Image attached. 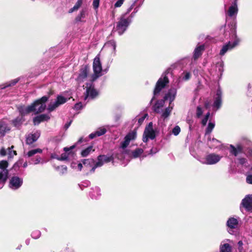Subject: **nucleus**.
<instances>
[{
  "label": "nucleus",
  "instance_id": "nucleus-41",
  "mask_svg": "<svg viewBox=\"0 0 252 252\" xmlns=\"http://www.w3.org/2000/svg\"><path fill=\"white\" fill-rule=\"evenodd\" d=\"M86 10L82 9L78 16L76 17V21H81L82 18H84L85 17Z\"/></svg>",
  "mask_w": 252,
  "mask_h": 252
},
{
  "label": "nucleus",
  "instance_id": "nucleus-34",
  "mask_svg": "<svg viewBox=\"0 0 252 252\" xmlns=\"http://www.w3.org/2000/svg\"><path fill=\"white\" fill-rule=\"evenodd\" d=\"M19 81V79L16 78L6 83L5 85L1 86V89H5L6 87L15 85Z\"/></svg>",
  "mask_w": 252,
  "mask_h": 252
},
{
  "label": "nucleus",
  "instance_id": "nucleus-4",
  "mask_svg": "<svg viewBox=\"0 0 252 252\" xmlns=\"http://www.w3.org/2000/svg\"><path fill=\"white\" fill-rule=\"evenodd\" d=\"M48 99V97L44 96L40 99L35 101L32 104V106H33L34 109L33 110V112L37 114L43 111L46 108L45 102L47 101Z\"/></svg>",
  "mask_w": 252,
  "mask_h": 252
},
{
  "label": "nucleus",
  "instance_id": "nucleus-6",
  "mask_svg": "<svg viewBox=\"0 0 252 252\" xmlns=\"http://www.w3.org/2000/svg\"><path fill=\"white\" fill-rule=\"evenodd\" d=\"M156 136V132L153 128V123L150 122L146 127L144 131L143 141L144 142H147L148 139L153 140L155 138Z\"/></svg>",
  "mask_w": 252,
  "mask_h": 252
},
{
  "label": "nucleus",
  "instance_id": "nucleus-22",
  "mask_svg": "<svg viewBox=\"0 0 252 252\" xmlns=\"http://www.w3.org/2000/svg\"><path fill=\"white\" fill-rule=\"evenodd\" d=\"M105 47L108 48L111 51L112 54L114 56L116 54V43L113 40H110L105 44Z\"/></svg>",
  "mask_w": 252,
  "mask_h": 252
},
{
  "label": "nucleus",
  "instance_id": "nucleus-53",
  "mask_svg": "<svg viewBox=\"0 0 252 252\" xmlns=\"http://www.w3.org/2000/svg\"><path fill=\"white\" fill-rule=\"evenodd\" d=\"M82 107H83V106H82V103L81 102H79V103H76L75 105V106L74 107V109L76 110H79L81 108H82Z\"/></svg>",
  "mask_w": 252,
  "mask_h": 252
},
{
  "label": "nucleus",
  "instance_id": "nucleus-51",
  "mask_svg": "<svg viewBox=\"0 0 252 252\" xmlns=\"http://www.w3.org/2000/svg\"><path fill=\"white\" fill-rule=\"evenodd\" d=\"M125 0H118L114 4L115 7H121L124 3Z\"/></svg>",
  "mask_w": 252,
  "mask_h": 252
},
{
  "label": "nucleus",
  "instance_id": "nucleus-56",
  "mask_svg": "<svg viewBox=\"0 0 252 252\" xmlns=\"http://www.w3.org/2000/svg\"><path fill=\"white\" fill-rule=\"evenodd\" d=\"M238 249H239L240 252H241L242 251V249H243V248H242V246H243V242H242V241H239L238 243Z\"/></svg>",
  "mask_w": 252,
  "mask_h": 252
},
{
  "label": "nucleus",
  "instance_id": "nucleus-46",
  "mask_svg": "<svg viewBox=\"0 0 252 252\" xmlns=\"http://www.w3.org/2000/svg\"><path fill=\"white\" fill-rule=\"evenodd\" d=\"M181 129L180 127L178 126H175L173 129H172V133L176 136L179 134L180 132Z\"/></svg>",
  "mask_w": 252,
  "mask_h": 252
},
{
  "label": "nucleus",
  "instance_id": "nucleus-36",
  "mask_svg": "<svg viewBox=\"0 0 252 252\" xmlns=\"http://www.w3.org/2000/svg\"><path fill=\"white\" fill-rule=\"evenodd\" d=\"M42 152V149L37 148L29 151L27 153V155L28 156V157H31L37 153H41Z\"/></svg>",
  "mask_w": 252,
  "mask_h": 252
},
{
  "label": "nucleus",
  "instance_id": "nucleus-7",
  "mask_svg": "<svg viewBox=\"0 0 252 252\" xmlns=\"http://www.w3.org/2000/svg\"><path fill=\"white\" fill-rule=\"evenodd\" d=\"M67 101V98L62 95H58L57 99L54 102H51L48 105V110L50 112L53 111L60 105L63 104Z\"/></svg>",
  "mask_w": 252,
  "mask_h": 252
},
{
  "label": "nucleus",
  "instance_id": "nucleus-48",
  "mask_svg": "<svg viewBox=\"0 0 252 252\" xmlns=\"http://www.w3.org/2000/svg\"><path fill=\"white\" fill-rule=\"evenodd\" d=\"M230 153L234 155L235 156H236L238 154V152L237 151V149L233 145H230Z\"/></svg>",
  "mask_w": 252,
  "mask_h": 252
},
{
  "label": "nucleus",
  "instance_id": "nucleus-64",
  "mask_svg": "<svg viewBox=\"0 0 252 252\" xmlns=\"http://www.w3.org/2000/svg\"><path fill=\"white\" fill-rule=\"evenodd\" d=\"M95 190H96V192H97V195H99V194H100V193H99V191H100L99 189L98 188L95 187Z\"/></svg>",
  "mask_w": 252,
  "mask_h": 252
},
{
  "label": "nucleus",
  "instance_id": "nucleus-57",
  "mask_svg": "<svg viewBox=\"0 0 252 252\" xmlns=\"http://www.w3.org/2000/svg\"><path fill=\"white\" fill-rule=\"evenodd\" d=\"M134 3L132 4L127 10V11L126 12L125 14V16L129 13L131 10L132 9H133V6H134Z\"/></svg>",
  "mask_w": 252,
  "mask_h": 252
},
{
  "label": "nucleus",
  "instance_id": "nucleus-39",
  "mask_svg": "<svg viewBox=\"0 0 252 252\" xmlns=\"http://www.w3.org/2000/svg\"><path fill=\"white\" fill-rule=\"evenodd\" d=\"M173 107L171 106H169L167 107L165 110L162 112V117L166 118L168 117L169 115L170 114V113L172 110Z\"/></svg>",
  "mask_w": 252,
  "mask_h": 252
},
{
  "label": "nucleus",
  "instance_id": "nucleus-59",
  "mask_svg": "<svg viewBox=\"0 0 252 252\" xmlns=\"http://www.w3.org/2000/svg\"><path fill=\"white\" fill-rule=\"evenodd\" d=\"M246 159L244 158H241L239 159V162L241 164H244V163H246Z\"/></svg>",
  "mask_w": 252,
  "mask_h": 252
},
{
  "label": "nucleus",
  "instance_id": "nucleus-20",
  "mask_svg": "<svg viewBox=\"0 0 252 252\" xmlns=\"http://www.w3.org/2000/svg\"><path fill=\"white\" fill-rule=\"evenodd\" d=\"M40 135L39 131H36L34 133L28 135L26 139V143L27 144L30 145L35 142Z\"/></svg>",
  "mask_w": 252,
  "mask_h": 252
},
{
  "label": "nucleus",
  "instance_id": "nucleus-35",
  "mask_svg": "<svg viewBox=\"0 0 252 252\" xmlns=\"http://www.w3.org/2000/svg\"><path fill=\"white\" fill-rule=\"evenodd\" d=\"M24 121L23 117L21 116L14 120L12 123L15 126L19 127Z\"/></svg>",
  "mask_w": 252,
  "mask_h": 252
},
{
  "label": "nucleus",
  "instance_id": "nucleus-60",
  "mask_svg": "<svg viewBox=\"0 0 252 252\" xmlns=\"http://www.w3.org/2000/svg\"><path fill=\"white\" fill-rule=\"evenodd\" d=\"M98 167H101V166H97V162H96V163L95 164L94 166H93L92 167V168L91 169V172H94L95 169H96V168Z\"/></svg>",
  "mask_w": 252,
  "mask_h": 252
},
{
  "label": "nucleus",
  "instance_id": "nucleus-58",
  "mask_svg": "<svg viewBox=\"0 0 252 252\" xmlns=\"http://www.w3.org/2000/svg\"><path fill=\"white\" fill-rule=\"evenodd\" d=\"M0 154L1 156H4L6 155V151L4 149H1Z\"/></svg>",
  "mask_w": 252,
  "mask_h": 252
},
{
  "label": "nucleus",
  "instance_id": "nucleus-44",
  "mask_svg": "<svg viewBox=\"0 0 252 252\" xmlns=\"http://www.w3.org/2000/svg\"><path fill=\"white\" fill-rule=\"evenodd\" d=\"M82 162L84 165L87 166L94 163V160L93 159H84L82 160Z\"/></svg>",
  "mask_w": 252,
  "mask_h": 252
},
{
  "label": "nucleus",
  "instance_id": "nucleus-16",
  "mask_svg": "<svg viewBox=\"0 0 252 252\" xmlns=\"http://www.w3.org/2000/svg\"><path fill=\"white\" fill-rule=\"evenodd\" d=\"M238 11L237 0H235L232 5L229 7L227 14L229 17H236Z\"/></svg>",
  "mask_w": 252,
  "mask_h": 252
},
{
  "label": "nucleus",
  "instance_id": "nucleus-14",
  "mask_svg": "<svg viewBox=\"0 0 252 252\" xmlns=\"http://www.w3.org/2000/svg\"><path fill=\"white\" fill-rule=\"evenodd\" d=\"M75 147V145H73L69 148L68 147H65L63 149V150L64 151L65 153L62 154L60 157H55L52 156V158H57V159L59 160H66L68 158V155L70 154H72L71 150L74 149Z\"/></svg>",
  "mask_w": 252,
  "mask_h": 252
},
{
  "label": "nucleus",
  "instance_id": "nucleus-15",
  "mask_svg": "<svg viewBox=\"0 0 252 252\" xmlns=\"http://www.w3.org/2000/svg\"><path fill=\"white\" fill-rule=\"evenodd\" d=\"M228 227V231L229 233L232 234L231 231L233 229H236L238 228L239 222L237 219L231 217L227 221L226 223Z\"/></svg>",
  "mask_w": 252,
  "mask_h": 252
},
{
  "label": "nucleus",
  "instance_id": "nucleus-61",
  "mask_svg": "<svg viewBox=\"0 0 252 252\" xmlns=\"http://www.w3.org/2000/svg\"><path fill=\"white\" fill-rule=\"evenodd\" d=\"M77 167H78V170L81 171L83 167L82 164L81 163H79L77 165Z\"/></svg>",
  "mask_w": 252,
  "mask_h": 252
},
{
  "label": "nucleus",
  "instance_id": "nucleus-1",
  "mask_svg": "<svg viewBox=\"0 0 252 252\" xmlns=\"http://www.w3.org/2000/svg\"><path fill=\"white\" fill-rule=\"evenodd\" d=\"M222 157L220 155L211 153L206 155L204 158H200L199 161L203 164L214 165L218 163Z\"/></svg>",
  "mask_w": 252,
  "mask_h": 252
},
{
  "label": "nucleus",
  "instance_id": "nucleus-9",
  "mask_svg": "<svg viewBox=\"0 0 252 252\" xmlns=\"http://www.w3.org/2000/svg\"><path fill=\"white\" fill-rule=\"evenodd\" d=\"M23 183V179L18 176L12 177L9 181V187L13 190L19 189Z\"/></svg>",
  "mask_w": 252,
  "mask_h": 252
},
{
  "label": "nucleus",
  "instance_id": "nucleus-49",
  "mask_svg": "<svg viewBox=\"0 0 252 252\" xmlns=\"http://www.w3.org/2000/svg\"><path fill=\"white\" fill-rule=\"evenodd\" d=\"M147 116H148V114H145L142 117H141V118L138 119V123L139 124V126H140L143 123V122L145 120V118Z\"/></svg>",
  "mask_w": 252,
  "mask_h": 252
},
{
  "label": "nucleus",
  "instance_id": "nucleus-29",
  "mask_svg": "<svg viewBox=\"0 0 252 252\" xmlns=\"http://www.w3.org/2000/svg\"><path fill=\"white\" fill-rule=\"evenodd\" d=\"M6 181V172H0V189H2Z\"/></svg>",
  "mask_w": 252,
  "mask_h": 252
},
{
  "label": "nucleus",
  "instance_id": "nucleus-54",
  "mask_svg": "<svg viewBox=\"0 0 252 252\" xmlns=\"http://www.w3.org/2000/svg\"><path fill=\"white\" fill-rule=\"evenodd\" d=\"M59 168L61 169V172L62 174L65 173L67 172V167L66 166H61Z\"/></svg>",
  "mask_w": 252,
  "mask_h": 252
},
{
  "label": "nucleus",
  "instance_id": "nucleus-43",
  "mask_svg": "<svg viewBox=\"0 0 252 252\" xmlns=\"http://www.w3.org/2000/svg\"><path fill=\"white\" fill-rule=\"evenodd\" d=\"M215 126V124L213 123L210 122L208 124L207 128L206 129V133H210L211 132Z\"/></svg>",
  "mask_w": 252,
  "mask_h": 252
},
{
  "label": "nucleus",
  "instance_id": "nucleus-50",
  "mask_svg": "<svg viewBox=\"0 0 252 252\" xmlns=\"http://www.w3.org/2000/svg\"><path fill=\"white\" fill-rule=\"evenodd\" d=\"M13 148V146L11 147V148H8V154L10 158L13 157L14 155H16V152L15 151H12L11 149Z\"/></svg>",
  "mask_w": 252,
  "mask_h": 252
},
{
  "label": "nucleus",
  "instance_id": "nucleus-12",
  "mask_svg": "<svg viewBox=\"0 0 252 252\" xmlns=\"http://www.w3.org/2000/svg\"><path fill=\"white\" fill-rule=\"evenodd\" d=\"M89 71V68L87 65L83 66L81 68L78 76L76 79L79 83L84 82L86 79Z\"/></svg>",
  "mask_w": 252,
  "mask_h": 252
},
{
  "label": "nucleus",
  "instance_id": "nucleus-24",
  "mask_svg": "<svg viewBox=\"0 0 252 252\" xmlns=\"http://www.w3.org/2000/svg\"><path fill=\"white\" fill-rule=\"evenodd\" d=\"M50 119L49 115L47 114H41L34 118L33 123L34 125H38L40 122L47 121Z\"/></svg>",
  "mask_w": 252,
  "mask_h": 252
},
{
  "label": "nucleus",
  "instance_id": "nucleus-38",
  "mask_svg": "<svg viewBox=\"0 0 252 252\" xmlns=\"http://www.w3.org/2000/svg\"><path fill=\"white\" fill-rule=\"evenodd\" d=\"M32 163L33 164H38L39 163L43 164L45 161L42 159V158L38 156L36 157L35 158H32Z\"/></svg>",
  "mask_w": 252,
  "mask_h": 252
},
{
  "label": "nucleus",
  "instance_id": "nucleus-52",
  "mask_svg": "<svg viewBox=\"0 0 252 252\" xmlns=\"http://www.w3.org/2000/svg\"><path fill=\"white\" fill-rule=\"evenodd\" d=\"M99 0H93V5L94 8L95 9H96L98 8V7H99Z\"/></svg>",
  "mask_w": 252,
  "mask_h": 252
},
{
  "label": "nucleus",
  "instance_id": "nucleus-21",
  "mask_svg": "<svg viewBox=\"0 0 252 252\" xmlns=\"http://www.w3.org/2000/svg\"><path fill=\"white\" fill-rule=\"evenodd\" d=\"M112 160L111 157L105 155H100L97 157V166H102L104 163L110 162Z\"/></svg>",
  "mask_w": 252,
  "mask_h": 252
},
{
  "label": "nucleus",
  "instance_id": "nucleus-31",
  "mask_svg": "<svg viewBox=\"0 0 252 252\" xmlns=\"http://www.w3.org/2000/svg\"><path fill=\"white\" fill-rule=\"evenodd\" d=\"M94 151L93 149V147L92 146H89L85 150H83L81 152V156L83 157H87L90 153L94 152Z\"/></svg>",
  "mask_w": 252,
  "mask_h": 252
},
{
  "label": "nucleus",
  "instance_id": "nucleus-30",
  "mask_svg": "<svg viewBox=\"0 0 252 252\" xmlns=\"http://www.w3.org/2000/svg\"><path fill=\"white\" fill-rule=\"evenodd\" d=\"M82 3L83 0H77L74 6L69 10L68 13H71L73 12L77 11L82 5Z\"/></svg>",
  "mask_w": 252,
  "mask_h": 252
},
{
  "label": "nucleus",
  "instance_id": "nucleus-25",
  "mask_svg": "<svg viewBox=\"0 0 252 252\" xmlns=\"http://www.w3.org/2000/svg\"><path fill=\"white\" fill-rule=\"evenodd\" d=\"M106 132V129L104 127H100L98 128L95 132L91 133L89 135L90 139H93L97 136H100L104 134Z\"/></svg>",
  "mask_w": 252,
  "mask_h": 252
},
{
  "label": "nucleus",
  "instance_id": "nucleus-13",
  "mask_svg": "<svg viewBox=\"0 0 252 252\" xmlns=\"http://www.w3.org/2000/svg\"><path fill=\"white\" fill-rule=\"evenodd\" d=\"M10 126L5 119L0 120V136H4L10 131Z\"/></svg>",
  "mask_w": 252,
  "mask_h": 252
},
{
  "label": "nucleus",
  "instance_id": "nucleus-37",
  "mask_svg": "<svg viewBox=\"0 0 252 252\" xmlns=\"http://www.w3.org/2000/svg\"><path fill=\"white\" fill-rule=\"evenodd\" d=\"M220 252H231V248L228 244H224L220 247Z\"/></svg>",
  "mask_w": 252,
  "mask_h": 252
},
{
  "label": "nucleus",
  "instance_id": "nucleus-18",
  "mask_svg": "<svg viewBox=\"0 0 252 252\" xmlns=\"http://www.w3.org/2000/svg\"><path fill=\"white\" fill-rule=\"evenodd\" d=\"M34 109L33 106L29 105L28 106H20L18 107V110L21 115V117L33 112V110Z\"/></svg>",
  "mask_w": 252,
  "mask_h": 252
},
{
  "label": "nucleus",
  "instance_id": "nucleus-62",
  "mask_svg": "<svg viewBox=\"0 0 252 252\" xmlns=\"http://www.w3.org/2000/svg\"><path fill=\"white\" fill-rule=\"evenodd\" d=\"M236 148L237 149L238 153L241 152L242 150V147L241 145H237V148Z\"/></svg>",
  "mask_w": 252,
  "mask_h": 252
},
{
  "label": "nucleus",
  "instance_id": "nucleus-55",
  "mask_svg": "<svg viewBox=\"0 0 252 252\" xmlns=\"http://www.w3.org/2000/svg\"><path fill=\"white\" fill-rule=\"evenodd\" d=\"M246 181L248 183L252 184V175H249L247 176Z\"/></svg>",
  "mask_w": 252,
  "mask_h": 252
},
{
  "label": "nucleus",
  "instance_id": "nucleus-42",
  "mask_svg": "<svg viewBox=\"0 0 252 252\" xmlns=\"http://www.w3.org/2000/svg\"><path fill=\"white\" fill-rule=\"evenodd\" d=\"M203 112V107L200 106H198L196 110V116L197 118H199L202 116Z\"/></svg>",
  "mask_w": 252,
  "mask_h": 252
},
{
  "label": "nucleus",
  "instance_id": "nucleus-40",
  "mask_svg": "<svg viewBox=\"0 0 252 252\" xmlns=\"http://www.w3.org/2000/svg\"><path fill=\"white\" fill-rule=\"evenodd\" d=\"M143 152V149L138 148L132 152V156L134 158H138Z\"/></svg>",
  "mask_w": 252,
  "mask_h": 252
},
{
  "label": "nucleus",
  "instance_id": "nucleus-11",
  "mask_svg": "<svg viewBox=\"0 0 252 252\" xmlns=\"http://www.w3.org/2000/svg\"><path fill=\"white\" fill-rule=\"evenodd\" d=\"M241 206L247 211L252 212V194L247 195L242 200Z\"/></svg>",
  "mask_w": 252,
  "mask_h": 252
},
{
  "label": "nucleus",
  "instance_id": "nucleus-27",
  "mask_svg": "<svg viewBox=\"0 0 252 252\" xmlns=\"http://www.w3.org/2000/svg\"><path fill=\"white\" fill-rule=\"evenodd\" d=\"M164 103V100H160L157 101L154 106V111L158 113H160L161 112V108L163 106Z\"/></svg>",
  "mask_w": 252,
  "mask_h": 252
},
{
  "label": "nucleus",
  "instance_id": "nucleus-45",
  "mask_svg": "<svg viewBox=\"0 0 252 252\" xmlns=\"http://www.w3.org/2000/svg\"><path fill=\"white\" fill-rule=\"evenodd\" d=\"M210 113L209 112H208L206 115L205 116L204 118L202 119L201 121L202 125L204 126L206 125L207 122L208 120L209 117L210 116Z\"/></svg>",
  "mask_w": 252,
  "mask_h": 252
},
{
  "label": "nucleus",
  "instance_id": "nucleus-47",
  "mask_svg": "<svg viewBox=\"0 0 252 252\" xmlns=\"http://www.w3.org/2000/svg\"><path fill=\"white\" fill-rule=\"evenodd\" d=\"M40 236V232L38 230H35L32 233V237L34 239H37Z\"/></svg>",
  "mask_w": 252,
  "mask_h": 252
},
{
  "label": "nucleus",
  "instance_id": "nucleus-19",
  "mask_svg": "<svg viewBox=\"0 0 252 252\" xmlns=\"http://www.w3.org/2000/svg\"><path fill=\"white\" fill-rule=\"evenodd\" d=\"M221 104V92L220 90H218L215 96V101L213 104V107L217 109H219Z\"/></svg>",
  "mask_w": 252,
  "mask_h": 252
},
{
  "label": "nucleus",
  "instance_id": "nucleus-26",
  "mask_svg": "<svg viewBox=\"0 0 252 252\" xmlns=\"http://www.w3.org/2000/svg\"><path fill=\"white\" fill-rule=\"evenodd\" d=\"M204 46L203 45L197 46L193 52V59L194 60L197 59L201 55L203 51L204 50Z\"/></svg>",
  "mask_w": 252,
  "mask_h": 252
},
{
  "label": "nucleus",
  "instance_id": "nucleus-32",
  "mask_svg": "<svg viewBox=\"0 0 252 252\" xmlns=\"http://www.w3.org/2000/svg\"><path fill=\"white\" fill-rule=\"evenodd\" d=\"M190 77V73L189 72H184L182 75L178 79V82H181V81H187L188 80Z\"/></svg>",
  "mask_w": 252,
  "mask_h": 252
},
{
  "label": "nucleus",
  "instance_id": "nucleus-33",
  "mask_svg": "<svg viewBox=\"0 0 252 252\" xmlns=\"http://www.w3.org/2000/svg\"><path fill=\"white\" fill-rule=\"evenodd\" d=\"M22 165H23V166L24 168H25V167H27L28 163L27 162H25L23 164V160H19L14 164L13 168L15 170H16L17 169V168H19Z\"/></svg>",
  "mask_w": 252,
  "mask_h": 252
},
{
  "label": "nucleus",
  "instance_id": "nucleus-2",
  "mask_svg": "<svg viewBox=\"0 0 252 252\" xmlns=\"http://www.w3.org/2000/svg\"><path fill=\"white\" fill-rule=\"evenodd\" d=\"M130 23V19L126 18L125 14L122 15L117 23L116 31L118 32L119 35H122L126 30Z\"/></svg>",
  "mask_w": 252,
  "mask_h": 252
},
{
  "label": "nucleus",
  "instance_id": "nucleus-8",
  "mask_svg": "<svg viewBox=\"0 0 252 252\" xmlns=\"http://www.w3.org/2000/svg\"><path fill=\"white\" fill-rule=\"evenodd\" d=\"M169 80L167 77L165 76L163 78H160L156 84V87L154 91V95H156L158 94L161 90L166 86Z\"/></svg>",
  "mask_w": 252,
  "mask_h": 252
},
{
  "label": "nucleus",
  "instance_id": "nucleus-10",
  "mask_svg": "<svg viewBox=\"0 0 252 252\" xmlns=\"http://www.w3.org/2000/svg\"><path fill=\"white\" fill-rule=\"evenodd\" d=\"M136 137V133L134 131L129 132L124 138V141L121 143L120 147L125 149L126 148L131 141L134 140Z\"/></svg>",
  "mask_w": 252,
  "mask_h": 252
},
{
  "label": "nucleus",
  "instance_id": "nucleus-28",
  "mask_svg": "<svg viewBox=\"0 0 252 252\" xmlns=\"http://www.w3.org/2000/svg\"><path fill=\"white\" fill-rule=\"evenodd\" d=\"M8 162L6 160H1L0 161V172L5 171L6 172V180L8 176V170L6 169L8 167Z\"/></svg>",
  "mask_w": 252,
  "mask_h": 252
},
{
  "label": "nucleus",
  "instance_id": "nucleus-63",
  "mask_svg": "<svg viewBox=\"0 0 252 252\" xmlns=\"http://www.w3.org/2000/svg\"><path fill=\"white\" fill-rule=\"evenodd\" d=\"M137 10H136V9H135L134 11L131 14V17H133L134 16L135 13L137 12Z\"/></svg>",
  "mask_w": 252,
  "mask_h": 252
},
{
  "label": "nucleus",
  "instance_id": "nucleus-23",
  "mask_svg": "<svg viewBox=\"0 0 252 252\" xmlns=\"http://www.w3.org/2000/svg\"><path fill=\"white\" fill-rule=\"evenodd\" d=\"M176 94V89L174 88H172L170 89L166 94L164 98L165 100H168L171 103L175 99V96Z\"/></svg>",
  "mask_w": 252,
  "mask_h": 252
},
{
  "label": "nucleus",
  "instance_id": "nucleus-17",
  "mask_svg": "<svg viewBox=\"0 0 252 252\" xmlns=\"http://www.w3.org/2000/svg\"><path fill=\"white\" fill-rule=\"evenodd\" d=\"M238 44L236 41L233 42H229L226 44L223 45L220 51V54L221 56L224 55L228 51L231 50Z\"/></svg>",
  "mask_w": 252,
  "mask_h": 252
},
{
  "label": "nucleus",
  "instance_id": "nucleus-5",
  "mask_svg": "<svg viewBox=\"0 0 252 252\" xmlns=\"http://www.w3.org/2000/svg\"><path fill=\"white\" fill-rule=\"evenodd\" d=\"M86 90L85 93L84 99H94L98 95V92L94 89L92 81L86 83Z\"/></svg>",
  "mask_w": 252,
  "mask_h": 252
},
{
  "label": "nucleus",
  "instance_id": "nucleus-3",
  "mask_svg": "<svg viewBox=\"0 0 252 252\" xmlns=\"http://www.w3.org/2000/svg\"><path fill=\"white\" fill-rule=\"evenodd\" d=\"M94 74L92 75V81H94L102 75V66L100 59L96 56L93 62Z\"/></svg>",
  "mask_w": 252,
  "mask_h": 252
}]
</instances>
